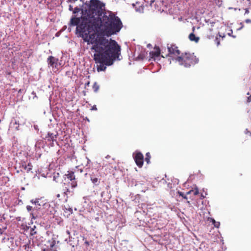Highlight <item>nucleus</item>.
I'll list each match as a JSON object with an SVG mask.
<instances>
[{
	"instance_id": "1",
	"label": "nucleus",
	"mask_w": 251,
	"mask_h": 251,
	"mask_svg": "<svg viewBox=\"0 0 251 251\" xmlns=\"http://www.w3.org/2000/svg\"><path fill=\"white\" fill-rule=\"evenodd\" d=\"M96 30L94 25L91 24L81 23L76 27V30L88 44H93L91 50L95 51L93 58L97 64L98 72L104 71L106 66L112 65L116 59H120L121 47L117 42L112 39H106L100 34H90Z\"/></svg>"
},
{
	"instance_id": "2",
	"label": "nucleus",
	"mask_w": 251,
	"mask_h": 251,
	"mask_svg": "<svg viewBox=\"0 0 251 251\" xmlns=\"http://www.w3.org/2000/svg\"><path fill=\"white\" fill-rule=\"evenodd\" d=\"M94 23L96 30H100L102 34L107 36L118 32L123 26L120 19L109 11H104L102 16Z\"/></svg>"
},
{
	"instance_id": "3",
	"label": "nucleus",
	"mask_w": 251,
	"mask_h": 251,
	"mask_svg": "<svg viewBox=\"0 0 251 251\" xmlns=\"http://www.w3.org/2000/svg\"><path fill=\"white\" fill-rule=\"evenodd\" d=\"M104 4L99 0H91L88 9L82 11V23L91 24L98 20L104 13Z\"/></svg>"
},
{
	"instance_id": "4",
	"label": "nucleus",
	"mask_w": 251,
	"mask_h": 251,
	"mask_svg": "<svg viewBox=\"0 0 251 251\" xmlns=\"http://www.w3.org/2000/svg\"><path fill=\"white\" fill-rule=\"evenodd\" d=\"M175 60L178 62L179 65L189 68L197 64L199 61V59L197 58L194 53L185 52L182 53L179 56L176 57Z\"/></svg>"
},
{
	"instance_id": "5",
	"label": "nucleus",
	"mask_w": 251,
	"mask_h": 251,
	"mask_svg": "<svg viewBox=\"0 0 251 251\" xmlns=\"http://www.w3.org/2000/svg\"><path fill=\"white\" fill-rule=\"evenodd\" d=\"M131 4L137 12L142 13L144 11V6L143 0H131Z\"/></svg>"
},
{
	"instance_id": "6",
	"label": "nucleus",
	"mask_w": 251,
	"mask_h": 251,
	"mask_svg": "<svg viewBox=\"0 0 251 251\" xmlns=\"http://www.w3.org/2000/svg\"><path fill=\"white\" fill-rule=\"evenodd\" d=\"M133 158L136 165L141 168L143 165L144 156L141 152H136L133 154Z\"/></svg>"
},
{
	"instance_id": "7",
	"label": "nucleus",
	"mask_w": 251,
	"mask_h": 251,
	"mask_svg": "<svg viewBox=\"0 0 251 251\" xmlns=\"http://www.w3.org/2000/svg\"><path fill=\"white\" fill-rule=\"evenodd\" d=\"M167 48L169 51V54L172 56H179L180 54V51L178 50V47L174 44L168 45Z\"/></svg>"
},
{
	"instance_id": "8",
	"label": "nucleus",
	"mask_w": 251,
	"mask_h": 251,
	"mask_svg": "<svg viewBox=\"0 0 251 251\" xmlns=\"http://www.w3.org/2000/svg\"><path fill=\"white\" fill-rule=\"evenodd\" d=\"M58 59L52 56H50L47 59L48 64L49 67H51L53 69L57 68L58 66Z\"/></svg>"
},
{
	"instance_id": "9",
	"label": "nucleus",
	"mask_w": 251,
	"mask_h": 251,
	"mask_svg": "<svg viewBox=\"0 0 251 251\" xmlns=\"http://www.w3.org/2000/svg\"><path fill=\"white\" fill-rule=\"evenodd\" d=\"M20 167L23 169L26 172L28 173L32 169V165L30 162L22 160L21 163Z\"/></svg>"
},
{
	"instance_id": "10",
	"label": "nucleus",
	"mask_w": 251,
	"mask_h": 251,
	"mask_svg": "<svg viewBox=\"0 0 251 251\" xmlns=\"http://www.w3.org/2000/svg\"><path fill=\"white\" fill-rule=\"evenodd\" d=\"M160 55V50L159 47L155 46L154 48V50L150 52V57L155 60L157 57H159Z\"/></svg>"
},
{
	"instance_id": "11",
	"label": "nucleus",
	"mask_w": 251,
	"mask_h": 251,
	"mask_svg": "<svg viewBox=\"0 0 251 251\" xmlns=\"http://www.w3.org/2000/svg\"><path fill=\"white\" fill-rule=\"evenodd\" d=\"M62 191V198L64 199V201H67L68 199V194L71 193L70 189L66 186V184L63 183L62 185V188L61 189Z\"/></svg>"
},
{
	"instance_id": "12",
	"label": "nucleus",
	"mask_w": 251,
	"mask_h": 251,
	"mask_svg": "<svg viewBox=\"0 0 251 251\" xmlns=\"http://www.w3.org/2000/svg\"><path fill=\"white\" fill-rule=\"evenodd\" d=\"M82 23V18H77L75 16L72 17L70 20V25L71 26L79 25Z\"/></svg>"
},
{
	"instance_id": "13",
	"label": "nucleus",
	"mask_w": 251,
	"mask_h": 251,
	"mask_svg": "<svg viewBox=\"0 0 251 251\" xmlns=\"http://www.w3.org/2000/svg\"><path fill=\"white\" fill-rule=\"evenodd\" d=\"M41 199H36L35 200H32L30 201V202L33 204H34L35 206L34 207V209H35V210H37L40 208V206L41 205H44V203L43 202H40Z\"/></svg>"
},
{
	"instance_id": "14",
	"label": "nucleus",
	"mask_w": 251,
	"mask_h": 251,
	"mask_svg": "<svg viewBox=\"0 0 251 251\" xmlns=\"http://www.w3.org/2000/svg\"><path fill=\"white\" fill-rule=\"evenodd\" d=\"M78 171L79 170L75 172L68 171V173L65 175L67 176V178L70 179L71 181L75 180L77 179V178H76L75 173H77V172H78Z\"/></svg>"
},
{
	"instance_id": "15",
	"label": "nucleus",
	"mask_w": 251,
	"mask_h": 251,
	"mask_svg": "<svg viewBox=\"0 0 251 251\" xmlns=\"http://www.w3.org/2000/svg\"><path fill=\"white\" fill-rule=\"evenodd\" d=\"M56 134H53V133L49 132L46 136L45 139L49 142L51 141L52 142H53L54 141H56ZM52 144H53V143H52Z\"/></svg>"
},
{
	"instance_id": "16",
	"label": "nucleus",
	"mask_w": 251,
	"mask_h": 251,
	"mask_svg": "<svg viewBox=\"0 0 251 251\" xmlns=\"http://www.w3.org/2000/svg\"><path fill=\"white\" fill-rule=\"evenodd\" d=\"M90 179L92 182L96 186L99 185L100 183V177H95L93 176H90Z\"/></svg>"
},
{
	"instance_id": "17",
	"label": "nucleus",
	"mask_w": 251,
	"mask_h": 251,
	"mask_svg": "<svg viewBox=\"0 0 251 251\" xmlns=\"http://www.w3.org/2000/svg\"><path fill=\"white\" fill-rule=\"evenodd\" d=\"M189 39L190 41H194L196 43H198L200 40V38L199 37H196L193 33H191L189 34Z\"/></svg>"
},
{
	"instance_id": "18",
	"label": "nucleus",
	"mask_w": 251,
	"mask_h": 251,
	"mask_svg": "<svg viewBox=\"0 0 251 251\" xmlns=\"http://www.w3.org/2000/svg\"><path fill=\"white\" fill-rule=\"evenodd\" d=\"M90 176H93L95 177H100V174L98 170L96 169H92V174L90 175Z\"/></svg>"
},
{
	"instance_id": "19",
	"label": "nucleus",
	"mask_w": 251,
	"mask_h": 251,
	"mask_svg": "<svg viewBox=\"0 0 251 251\" xmlns=\"http://www.w3.org/2000/svg\"><path fill=\"white\" fill-rule=\"evenodd\" d=\"M208 221L211 222L215 227L218 228L220 226V223L219 222H216L214 219L208 218Z\"/></svg>"
},
{
	"instance_id": "20",
	"label": "nucleus",
	"mask_w": 251,
	"mask_h": 251,
	"mask_svg": "<svg viewBox=\"0 0 251 251\" xmlns=\"http://www.w3.org/2000/svg\"><path fill=\"white\" fill-rule=\"evenodd\" d=\"M199 193V190L198 188H195L193 190H190L189 192L187 193V195L193 194V195L196 196L198 195Z\"/></svg>"
},
{
	"instance_id": "21",
	"label": "nucleus",
	"mask_w": 251,
	"mask_h": 251,
	"mask_svg": "<svg viewBox=\"0 0 251 251\" xmlns=\"http://www.w3.org/2000/svg\"><path fill=\"white\" fill-rule=\"evenodd\" d=\"M99 89H100L99 85L97 83V82H95L93 84V89L95 93H97L98 92Z\"/></svg>"
},
{
	"instance_id": "22",
	"label": "nucleus",
	"mask_w": 251,
	"mask_h": 251,
	"mask_svg": "<svg viewBox=\"0 0 251 251\" xmlns=\"http://www.w3.org/2000/svg\"><path fill=\"white\" fill-rule=\"evenodd\" d=\"M151 158V156L150 152H147L146 154V157L145 159V161L147 164L150 163V159Z\"/></svg>"
},
{
	"instance_id": "23",
	"label": "nucleus",
	"mask_w": 251,
	"mask_h": 251,
	"mask_svg": "<svg viewBox=\"0 0 251 251\" xmlns=\"http://www.w3.org/2000/svg\"><path fill=\"white\" fill-rule=\"evenodd\" d=\"M72 182L71 183V186L72 188H74L77 187V181L75 180H73L71 181Z\"/></svg>"
},
{
	"instance_id": "24",
	"label": "nucleus",
	"mask_w": 251,
	"mask_h": 251,
	"mask_svg": "<svg viewBox=\"0 0 251 251\" xmlns=\"http://www.w3.org/2000/svg\"><path fill=\"white\" fill-rule=\"evenodd\" d=\"M61 194L58 193L56 195V197L58 199L59 201L60 200H64V198H62V191L61 189H60Z\"/></svg>"
},
{
	"instance_id": "25",
	"label": "nucleus",
	"mask_w": 251,
	"mask_h": 251,
	"mask_svg": "<svg viewBox=\"0 0 251 251\" xmlns=\"http://www.w3.org/2000/svg\"><path fill=\"white\" fill-rule=\"evenodd\" d=\"M80 10H81V8H78V7H76L75 8H74L73 12L74 14H75V13H77L78 12H79Z\"/></svg>"
},
{
	"instance_id": "26",
	"label": "nucleus",
	"mask_w": 251,
	"mask_h": 251,
	"mask_svg": "<svg viewBox=\"0 0 251 251\" xmlns=\"http://www.w3.org/2000/svg\"><path fill=\"white\" fill-rule=\"evenodd\" d=\"M179 196H181L182 197H183L185 199H187V198L185 195H184L182 192H178Z\"/></svg>"
},
{
	"instance_id": "27",
	"label": "nucleus",
	"mask_w": 251,
	"mask_h": 251,
	"mask_svg": "<svg viewBox=\"0 0 251 251\" xmlns=\"http://www.w3.org/2000/svg\"><path fill=\"white\" fill-rule=\"evenodd\" d=\"M26 209L28 211H31L32 210H34L35 209H34V208L32 207V206H30V205H27L26 206Z\"/></svg>"
},
{
	"instance_id": "28",
	"label": "nucleus",
	"mask_w": 251,
	"mask_h": 251,
	"mask_svg": "<svg viewBox=\"0 0 251 251\" xmlns=\"http://www.w3.org/2000/svg\"><path fill=\"white\" fill-rule=\"evenodd\" d=\"M251 101V94L250 95V96H249L248 98H247V102L248 103H249Z\"/></svg>"
},
{
	"instance_id": "29",
	"label": "nucleus",
	"mask_w": 251,
	"mask_h": 251,
	"mask_svg": "<svg viewBox=\"0 0 251 251\" xmlns=\"http://www.w3.org/2000/svg\"><path fill=\"white\" fill-rule=\"evenodd\" d=\"M91 110H97V108L96 107V105H94L93 106H92Z\"/></svg>"
},
{
	"instance_id": "30",
	"label": "nucleus",
	"mask_w": 251,
	"mask_h": 251,
	"mask_svg": "<svg viewBox=\"0 0 251 251\" xmlns=\"http://www.w3.org/2000/svg\"><path fill=\"white\" fill-rule=\"evenodd\" d=\"M69 10H70V11H73V10H74V9H73V6H72V5H69Z\"/></svg>"
},
{
	"instance_id": "31",
	"label": "nucleus",
	"mask_w": 251,
	"mask_h": 251,
	"mask_svg": "<svg viewBox=\"0 0 251 251\" xmlns=\"http://www.w3.org/2000/svg\"><path fill=\"white\" fill-rule=\"evenodd\" d=\"M245 22L247 23V24H249V23H251V20L250 19H246Z\"/></svg>"
},
{
	"instance_id": "32",
	"label": "nucleus",
	"mask_w": 251,
	"mask_h": 251,
	"mask_svg": "<svg viewBox=\"0 0 251 251\" xmlns=\"http://www.w3.org/2000/svg\"><path fill=\"white\" fill-rule=\"evenodd\" d=\"M249 10L248 9L246 8L245 9V14H249Z\"/></svg>"
},
{
	"instance_id": "33",
	"label": "nucleus",
	"mask_w": 251,
	"mask_h": 251,
	"mask_svg": "<svg viewBox=\"0 0 251 251\" xmlns=\"http://www.w3.org/2000/svg\"><path fill=\"white\" fill-rule=\"evenodd\" d=\"M84 243L87 246H89V242L88 241L86 240Z\"/></svg>"
},
{
	"instance_id": "34",
	"label": "nucleus",
	"mask_w": 251,
	"mask_h": 251,
	"mask_svg": "<svg viewBox=\"0 0 251 251\" xmlns=\"http://www.w3.org/2000/svg\"><path fill=\"white\" fill-rule=\"evenodd\" d=\"M89 84H90V81H88L87 83H85V86H89Z\"/></svg>"
},
{
	"instance_id": "35",
	"label": "nucleus",
	"mask_w": 251,
	"mask_h": 251,
	"mask_svg": "<svg viewBox=\"0 0 251 251\" xmlns=\"http://www.w3.org/2000/svg\"><path fill=\"white\" fill-rule=\"evenodd\" d=\"M32 232H34V229H32V231H31V234L32 235H33V234H34L36 233V232H34V233H32Z\"/></svg>"
},
{
	"instance_id": "36",
	"label": "nucleus",
	"mask_w": 251,
	"mask_h": 251,
	"mask_svg": "<svg viewBox=\"0 0 251 251\" xmlns=\"http://www.w3.org/2000/svg\"><path fill=\"white\" fill-rule=\"evenodd\" d=\"M195 27H193V31L194 32L195 31Z\"/></svg>"
},
{
	"instance_id": "37",
	"label": "nucleus",
	"mask_w": 251,
	"mask_h": 251,
	"mask_svg": "<svg viewBox=\"0 0 251 251\" xmlns=\"http://www.w3.org/2000/svg\"><path fill=\"white\" fill-rule=\"evenodd\" d=\"M103 193H104V192H102V193H101V197H102V196H103Z\"/></svg>"
},
{
	"instance_id": "38",
	"label": "nucleus",
	"mask_w": 251,
	"mask_h": 251,
	"mask_svg": "<svg viewBox=\"0 0 251 251\" xmlns=\"http://www.w3.org/2000/svg\"><path fill=\"white\" fill-rule=\"evenodd\" d=\"M82 172H83V170H81V169H80V173H82Z\"/></svg>"
},
{
	"instance_id": "39",
	"label": "nucleus",
	"mask_w": 251,
	"mask_h": 251,
	"mask_svg": "<svg viewBox=\"0 0 251 251\" xmlns=\"http://www.w3.org/2000/svg\"><path fill=\"white\" fill-rule=\"evenodd\" d=\"M53 246H54V244H52V245H51V247H53Z\"/></svg>"
},
{
	"instance_id": "40",
	"label": "nucleus",
	"mask_w": 251,
	"mask_h": 251,
	"mask_svg": "<svg viewBox=\"0 0 251 251\" xmlns=\"http://www.w3.org/2000/svg\"><path fill=\"white\" fill-rule=\"evenodd\" d=\"M67 233H68V234H70V232H69V231H68V230L67 231Z\"/></svg>"
},
{
	"instance_id": "41",
	"label": "nucleus",
	"mask_w": 251,
	"mask_h": 251,
	"mask_svg": "<svg viewBox=\"0 0 251 251\" xmlns=\"http://www.w3.org/2000/svg\"><path fill=\"white\" fill-rule=\"evenodd\" d=\"M81 1H82V2H84V0H80Z\"/></svg>"
},
{
	"instance_id": "42",
	"label": "nucleus",
	"mask_w": 251,
	"mask_h": 251,
	"mask_svg": "<svg viewBox=\"0 0 251 251\" xmlns=\"http://www.w3.org/2000/svg\"><path fill=\"white\" fill-rule=\"evenodd\" d=\"M249 1H250V2H251V0H248Z\"/></svg>"
},
{
	"instance_id": "43",
	"label": "nucleus",
	"mask_w": 251,
	"mask_h": 251,
	"mask_svg": "<svg viewBox=\"0 0 251 251\" xmlns=\"http://www.w3.org/2000/svg\"><path fill=\"white\" fill-rule=\"evenodd\" d=\"M32 215L33 218H34V217L33 216V214H32Z\"/></svg>"
},
{
	"instance_id": "44",
	"label": "nucleus",
	"mask_w": 251,
	"mask_h": 251,
	"mask_svg": "<svg viewBox=\"0 0 251 251\" xmlns=\"http://www.w3.org/2000/svg\"><path fill=\"white\" fill-rule=\"evenodd\" d=\"M247 95H250V93H247Z\"/></svg>"
}]
</instances>
